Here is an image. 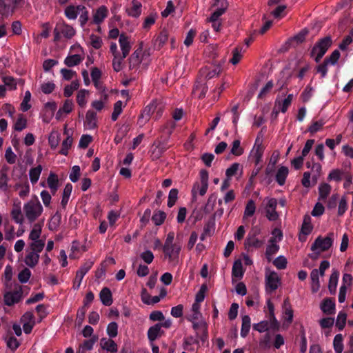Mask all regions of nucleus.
Returning <instances> with one entry per match:
<instances>
[{
  "label": "nucleus",
  "instance_id": "bb28decb",
  "mask_svg": "<svg viewBox=\"0 0 353 353\" xmlns=\"http://www.w3.org/2000/svg\"><path fill=\"white\" fill-rule=\"evenodd\" d=\"M47 184L52 195H54L59 188V179L54 172H50L47 179Z\"/></svg>",
  "mask_w": 353,
  "mask_h": 353
},
{
  "label": "nucleus",
  "instance_id": "412c9836",
  "mask_svg": "<svg viewBox=\"0 0 353 353\" xmlns=\"http://www.w3.org/2000/svg\"><path fill=\"white\" fill-rule=\"evenodd\" d=\"M164 332L161 329V325L156 323L151 326L148 330V338L150 343L163 334Z\"/></svg>",
  "mask_w": 353,
  "mask_h": 353
},
{
  "label": "nucleus",
  "instance_id": "473e14b6",
  "mask_svg": "<svg viewBox=\"0 0 353 353\" xmlns=\"http://www.w3.org/2000/svg\"><path fill=\"white\" fill-rule=\"evenodd\" d=\"M14 188L16 190H18V189L20 190L19 192V196L21 199H24V198L27 197L30 194V184L27 179H26V181L23 183H16Z\"/></svg>",
  "mask_w": 353,
  "mask_h": 353
},
{
  "label": "nucleus",
  "instance_id": "f257e3e1",
  "mask_svg": "<svg viewBox=\"0 0 353 353\" xmlns=\"http://www.w3.org/2000/svg\"><path fill=\"white\" fill-rule=\"evenodd\" d=\"M64 14L69 20H75L79 16V22L81 28H84L89 20V11L83 4H70L64 9Z\"/></svg>",
  "mask_w": 353,
  "mask_h": 353
},
{
  "label": "nucleus",
  "instance_id": "c85d7f7f",
  "mask_svg": "<svg viewBox=\"0 0 353 353\" xmlns=\"http://www.w3.org/2000/svg\"><path fill=\"white\" fill-rule=\"evenodd\" d=\"M332 190V187L327 183H321L319 186L318 200L325 201Z\"/></svg>",
  "mask_w": 353,
  "mask_h": 353
},
{
  "label": "nucleus",
  "instance_id": "20e7f679",
  "mask_svg": "<svg viewBox=\"0 0 353 353\" xmlns=\"http://www.w3.org/2000/svg\"><path fill=\"white\" fill-rule=\"evenodd\" d=\"M332 40L330 37H325L319 39L313 46L310 56L314 57V61L318 63L332 46Z\"/></svg>",
  "mask_w": 353,
  "mask_h": 353
},
{
  "label": "nucleus",
  "instance_id": "4c0bfd02",
  "mask_svg": "<svg viewBox=\"0 0 353 353\" xmlns=\"http://www.w3.org/2000/svg\"><path fill=\"white\" fill-rule=\"evenodd\" d=\"M313 230V226L311 223V217L305 214L303 217V221L301 225V233L305 236L309 235Z\"/></svg>",
  "mask_w": 353,
  "mask_h": 353
},
{
  "label": "nucleus",
  "instance_id": "7ed1b4c3",
  "mask_svg": "<svg viewBox=\"0 0 353 353\" xmlns=\"http://www.w3.org/2000/svg\"><path fill=\"white\" fill-rule=\"evenodd\" d=\"M53 34L54 41L57 42L62 37L65 39H71L76 34V30L73 26L67 23L65 21L61 20L56 23Z\"/></svg>",
  "mask_w": 353,
  "mask_h": 353
},
{
  "label": "nucleus",
  "instance_id": "37998d69",
  "mask_svg": "<svg viewBox=\"0 0 353 353\" xmlns=\"http://www.w3.org/2000/svg\"><path fill=\"white\" fill-rule=\"evenodd\" d=\"M251 326L250 318L248 315H244L242 317V324L241 329V336L245 338L248 336Z\"/></svg>",
  "mask_w": 353,
  "mask_h": 353
},
{
  "label": "nucleus",
  "instance_id": "c9c22d12",
  "mask_svg": "<svg viewBox=\"0 0 353 353\" xmlns=\"http://www.w3.org/2000/svg\"><path fill=\"white\" fill-rule=\"evenodd\" d=\"M83 60V57L80 54L68 55L64 59V63L68 67H74L80 64Z\"/></svg>",
  "mask_w": 353,
  "mask_h": 353
},
{
  "label": "nucleus",
  "instance_id": "8fccbe9b",
  "mask_svg": "<svg viewBox=\"0 0 353 353\" xmlns=\"http://www.w3.org/2000/svg\"><path fill=\"white\" fill-rule=\"evenodd\" d=\"M166 219V214L163 211H155L152 216V221L156 226L162 225Z\"/></svg>",
  "mask_w": 353,
  "mask_h": 353
},
{
  "label": "nucleus",
  "instance_id": "0eeeda50",
  "mask_svg": "<svg viewBox=\"0 0 353 353\" xmlns=\"http://www.w3.org/2000/svg\"><path fill=\"white\" fill-rule=\"evenodd\" d=\"M260 232V229L253 228V230L248 233L244 242L245 248L247 250L249 251L251 248L259 249L263 245V240L258 237Z\"/></svg>",
  "mask_w": 353,
  "mask_h": 353
},
{
  "label": "nucleus",
  "instance_id": "72a5a7b5",
  "mask_svg": "<svg viewBox=\"0 0 353 353\" xmlns=\"http://www.w3.org/2000/svg\"><path fill=\"white\" fill-rule=\"evenodd\" d=\"M169 34L165 30H161L154 40V46L161 49L168 41Z\"/></svg>",
  "mask_w": 353,
  "mask_h": 353
},
{
  "label": "nucleus",
  "instance_id": "5fc2aeb1",
  "mask_svg": "<svg viewBox=\"0 0 353 353\" xmlns=\"http://www.w3.org/2000/svg\"><path fill=\"white\" fill-rule=\"evenodd\" d=\"M73 139L72 136L68 134L65 139H64L61 143V148L59 153L62 155L67 156L68 151L72 146Z\"/></svg>",
  "mask_w": 353,
  "mask_h": 353
},
{
  "label": "nucleus",
  "instance_id": "603ef678",
  "mask_svg": "<svg viewBox=\"0 0 353 353\" xmlns=\"http://www.w3.org/2000/svg\"><path fill=\"white\" fill-rule=\"evenodd\" d=\"M243 47L237 46L232 50V57L230 59V63L233 65L237 64L243 57Z\"/></svg>",
  "mask_w": 353,
  "mask_h": 353
},
{
  "label": "nucleus",
  "instance_id": "4d7b16f0",
  "mask_svg": "<svg viewBox=\"0 0 353 353\" xmlns=\"http://www.w3.org/2000/svg\"><path fill=\"white\" fill-rule=\"evenodd\" d=\"M27 128V119L23 114H19L15 121L13 128L15 131L21 132Z\"/></svg>",
  "mask_w": 353,
  "mask_h": 353
},
{
  "label": "nucleus",
  "instance_id": "9b49d317",
  "mask_svg": "<svg viewBox=\"0 0 353 353\" xmlns=\"http://www.w3.org/2000/svg\"><path fill=\"white\" fill-rule=\"evenodd\" d=\"M109 10L107 6L102 5L97 8L92 13V23L100 26L108 17Z\"/></svg>",
  "mask_w": 353,
  "mask_h": 353
},
{
  "label": "nucleus",
  "instance_id": "58836bf2",
  "mask_svg": "<svg viewBox=\"0 0 353 353\" xmlns=\"http://www.w3.org/2000/svg\"><path fill=\"white\" fill-rule=\"evenodd\" d=\"M82 254L80 249V242L77 240H74L72 242L69 257L71 259H77L81 256Z\"/></svg>",
  "mask_w": 353,
  "mask_h": 353
},
{
  "label": "nucleus",
  "instance_id": "f3484780",
  "mask_svg": "<svg viewBox=\"0 0 353 353\" xmlns=\"http://www.w3.org/2000/svg\"><path fill=\"white\" fill-rule=\"evenodd\" d=\"M119 42L122 52L121 54L123 55V57H126L131 50L129 37L122 33L119 36Z\"/></svg>",
  "mask_w": 353,
  "mask_h": 353
},
{
  "label": "nucleus",
  "instance_id": "2f4dec72",
  "mask_svg": "<svg viewBox=\"0 0 353 353\" xmlns=\"http://www.w3.org/2000/svg\"><path fill=\"white\" fill-rule=\"evenodd\" d=\"M339 274V272L337 270H332L328 284V289L332 294L336 292Z\"/></svg>",
  "mask_w": 353,
  "mask_h": 353
},
{
  "label": "nucleus",
  "instance_id": "a19ab883",
  "mask_svg": "<svg viewBox=\"0 0 353 353\" xmlns=\"http://www.w3.org/2000/svg\"><path fill=\"white\" fill-rule=\"evenodd\" d=\"M1 81L3 83L6 88L8 90L14 91L17 90V79L9 75L3 76Z\"/></svg>",
  "mask_w": 353,
  "mask_h": 353
},
{
  "label": "nucleus",
  "instance_id": "f03ea898",
  "mask_svg": "<svg viewBox=\"0 0 353 353\" xmlns=\"http://www.w3.org/2000/svg\"><path fill=\"white\" fill-rule=\"evenodd\" d=\"M23 214L30 223L34 222L43 213V208L37 196L24 203Z\"/></svg>",
  "mask_w": 353,
  "mask_h": 353
},
{
  "label": "nucleus",
  "instance_id": "09e8293b",
  "mask_svg": "<svg viewBox=\"0 0 353 353\" xmlns=\"http://www.w3.org/2000/svg\"><path fill=\"white\" fill-rule=\"evenodd\" d=\"M208 90V86L205 83H198L194 85L192 93L194 94L198 93V97L199 99H203L205 97Z\"/></svg>",
  "mask_w": 353,
  "mask_h": 353
},
{
  "label": "nucleus",
  "instance_id": "5701e85b",
  "mask_svg": "<svg viewBox=\"0 0 353 353\" xmlns=\"http://www.w3.org/2000/svg\"><path fill=\"white\" fill-rule=\"evenodd\" d=\"M14 0H0V14L8 17L14 11Z\"/></svg>",
  "mask_w": 353,
  "mask_h": 353
},
{
  "label": "nucleus",
  "instance_id": "de8ad7c7",
  "mask_svg": "<svg viewBox=\"0 0 353 353\" xmlns=\"http://www.w3.org/2000/svg\"><path fill=\"white\" fill-rule=\"evenodd\" d=\"M344 176H345L344 172L341 169L336 168V169H333L330 172L327 179L329 181H334L336 182H339L342 180V178Z\"/></svg>",
  "mask_w": 353,
  "mask_h": 353
},
{
  "label": "nucleus",
  "instance_id": "dca6fc26",
  "mask_svg": "<svg viewBox=\"0 0 353 353\" xmlns=\"http://www.w3.org/2000/svg\"><path fill=\"white\" fill-rule=\"evenodd\" d=\"M39 254L30 250H26V254L24 258V263L30 268H34L39 263Z\"/></svg>",
  "mask_w": 353,
  "mask_h": 353
},
{
  "label": "nucleus",
  "instance_id": "774afa93",
  "mask_svg": "<svg viewBox=\"0 0 353 353\" xmlns=\"http://www.w3.org/2000/svg\"><path fill=\"white\" fill-rule=\"evenodd\" d=\"M93 261H85L77 271V274H78L79 277H84V276L89 272V270L92 268L93 266Z\"/></svg>",
  "mask_w": 353,
  "mask_h": 353
},
{
  "label": "nucleus",
  "instance_id": "e2e57ef3",
  "mask_svg": "<svg viewBox=\"0 0 353 353\" xmlns=\"http://www.w3.org/2000/svg\"><path fill=\"white\" fill-rule=\"evenodd\" d=\"M267 307L269 312L268 319L270 321H272V324L274 325V327H279V323L274 315V306L270 300L267 301Z\"/></svg>",
  "mask_w": 353,
  "mask_h": 353
},
{
  "label": "nucleus",
  "instance_id": "cd10ccee",
  "mask_svg": "<svg viewBox=\"0 0 353 353\" xmlns=\"http://www.w3.org/2000/svg\"><path fill=\"white\" fill-rule=\"evenodd\" d=\"M321 310L326 314H332L335 310V302L332 299H325L321 304Z\"/></svg>",
  "mask_w": 353,
  "mask_h": 353
},
{
  "label": "nucleus",
  "instance_id": "9d476101",
  "mask_svg": "<svg viewBox=\"0 0 353 353\" xmlns=\"http://www.w3.org/2000/svg\"><path fill=\"white\" fill-rule=\"evenodd\" d=\"M23 297V291L21 287L12 292H7L3 296L5 305L12 306L18 303Z\"/></svg>",
  "mask_w": 353,
  "mask_h": 353
},
{
  "label": "nucleus",
  "instance_id": "052dcab7",
  "mask_svg": "<svg viewBox=\"0 0 353 353\" xmlns=\"http://www.w3.org/2000/svg\"><path fill=\"white\" fill-rule=\"evenodd\" d=\"M256 211V205L252 199L248 201L243 213V219L252 216Z\"/></svg>",
  "mask_w": 353,
  "mask_h": 353
},
{
  "label": "nucleus",
  "instance_id": "c756f323",
  "mask_svg": "<svg viewBox=\"0 0 353 353\" xmlns=\"http://www.w3.org/2000/svg\"><path fill=\"white\" fill-rule=\"evenodd\" d=\"M279 250V245L276 243L275 238H270L269 245H268L265 250V255L268 261L271 260V256L275 254Z\"/></svg>",
  "mask_w": 353,
  "mask_h": 353
},
{
  "label": "nucleus",
  "instance_id": "a878e982",
  "mask_svg": "<svg viewBox=\"0 0 353 353\" xmlns=\"http://www.w3.org/2000/svg\"><path fill=\"white\" fill-rule=\"evenodd\" d=\"M99 298L103 305L105 306H110L113 303L111 290L107 287L103 288L101 290Z\"/></svg>",
  "mask_w": 353,
  "mask_h": 353
},
{
  "label": "nucleus",
  "instance_id": "a18cd8bd",
  "mask_svg": "<svg viewBox=\"0 0 353 353\" xmlns=\"http://www.w3.org/2000/svg\"><path fill=\"white\" fill-rule=\"evenodd\" d=\"M243 274L244 271L241 261L240 260L235 261L232 270V276L237 279H241Z\"/></svg>",
  "mask_w": 353,
  "mask_h": 353
},
{
  "label": "nucleus",
  "instance_id": "338daca9",
  "mask_svg": "<svg viewBox=\"0 0 353 353\" xmlns=\"http://www.w3.org/2000/svg\"><path fill=\"white\" fill-rule=\"evenodd\" d=\"M31 99V93L29 90L26 91L22 102L20 104V108L23 112H27L31 108L30 103Z\"/></svg>",
  "mask_w": 353,
  "mask_h": 353
},
{
  "label": "nucleus",
  "instance_id": "6ab92c4d",
  "mask_svg": "<svg viewBox=\"0 0 353 353\" xmlns=\"http://www.w3.org/2000/svg\"><path fill=\"white\" fill-rule=\"evenodd\" d=\"M167 295V290L164 288H161L160 290V293L159 296H150L148 295V297H145L144 296H141L142 301L147 305H154L155 303H159L161 299L165 297Z\"/></svg>",
  "mask_w": 353,
  "mask_h": 353
},
{
  "label": "nucleus",
  "instance_id": "7c9ffc66",
  "mask_svg": "<svg viewBox=\"0 0 353 353\" xmlns=\"http://www.w3.org/2000/svg\"><path fill=\"white\" fill-rule=\"evenodd\" d=\"M288 173L289 170L287 167L281 166L279 168L276 173L275 180L279 185L282 186L285 184Z\"/></svg>",
  "mask_w": 353,
  "mask_h": 353
},
{
  "label": "nucleus",
  "instance_id": "79ce46f5",
  "mask_svg": "<svg viewBox=\"0 0 353 353\" xmlns=\"http://www.w3.org/2000/svg\"><path fill=\"white\" fill-rule=\"evenodd\" d=\"M85 124L89 129L97 127V114L92 110H88L85 115Z\"/></svg>",
  "mask_w": 353,
  "mask_h": 353
},
{
  "label": "nucleus",
  "instance_id": "b1692460",
  "mask_svg": "<svg viewBox=\"0 0 353 353\" xmlns=\"http://www.w3.org/2000/svg\"><path fill=\"white\" fill-rule=\"evenodd\" d=\"M279 327H274L272 324V321L270 319L268 321H261L258 323H254L253 325V329L260 333L268 331L270 329L273 330H278Z\"/></svg>",
  "mask_w": 353,
  "mask_h": 353
},
{
  "label": "nucleus",
  "instance_id": "f704fd0d",
  "mask_svg": "<svg viewBox=\"0 0 353 353\" xmlns=\"http://www.w3.org/2000/svg\"><path fill=\"white\" fill-rule=\"evenodd\" d=\"M61 222V214L57 211L51 217L48 223V229L50 231H57Z\"/></svg>",
  "mask_w": 353,
  "mask_h": 353
},
{
  "label": "nucleus",
  "instance_id": "6e6552de",
  "mask_svg": "<svg viewBox=\"0 0 353 353\" xmlns=\"http://www.w3.org/2000/svg\"><path fill=\"white\" fill-rule=\"evenodd\" d=\"M181 250V247L180 245L163 246V252L165 258H167L169 263L173 265H176L179 263Z\"/></svg>",
  "mask_w": 353,
  "mask_h": 353
},
{
  "label": "nucleus",
  "instance_id": "680f3d73",
  "mask_svg": "<svg viewBox=\"0 0 353 353\" xmlns=\"http://www.w3.org/2000/svg\"><path fill=\"white\" fill-rule=\"evenodd\" d=\"M79 88V82L78 80H74L71 82L70 85L65 86L63 90V94L65 97H70L74 92Z\"/></svg>",
  "mask_w": 353,
  "mask_h": 353
},
{
  "label": "nucleus",
  "instance_id": "4be33fe9",
  "mask_svg": "<svg viewBox=\"0 0 353 353\" xmlns=\"http://www.w3.org/2000/svg\"><path fill=\"white\" fill-rule=\"evenodd\" d=\"M141 3L137 0L132 1V6L127 8L125 12L130 17L138 18L141 14Z\"/></svg>",
  "mask_w": 353,
  "mask_h": 353
},
{
  "label": "nucleus",
  "instance_id": "0e129e2a",
  "mask_svg": "<svg viewBox=\"0 0 353 353\" xmlns=\"http://www.w3.org/2000/svg\"><path fill=\"white\" fill-rule=\"evenodd\" d=\"M334 349L336 353H342L343 350V336L341 334H336L333 340Z\"/></svg>",
  "mask_w": 353,
  "mask_h": 353
},
{
  "label": "nucleus",
  "instance_id": "6e6d98bb",
  "mask_svg": "<svg viewBox=\"0 0 353 353\" xmlns=\"http://www.w3.org/2000/svg\"><path fill=\"white\" fill-rule=\"evenodd\" d=\"M306 166L307 168H311L312 172H313L312 178L316 180L321 175L322 166L319 163H312L307 162Z\"/></svg>",
  "mask_w": 353,
  "mask_h": 353
},
{
  "label": "nucleus",
  "instance_id": "4468645a",
  "mask_svg": "<svg viewBox=\"0 0 353 353\" xmlns=\"http://www.w3.org/2000/svg\"><path fill=\"white\" fill-rule=\"evenodd\" d=\"M155 108V101H152L144 108L141 114L139 117L138 122L140 123L142 120H144L143 123H145L148 121L151 115L154 114Z\"/></svg>",
  "mask_w": 353,
  "mask_h": 353
},
{
  "label": "nucleus",
  "instance_id": "49530a36",
  "mask_svg": "<svg viewBox=\"0 0 353 353\" xmlns=\"http://www.w3.org/2000/svg\"><path fill=\"white\" fill-rule=\"evenodd\" d=\"M42 232V225L41 223L34 224L31 230L28 239L31 241L40 240V236Z\"/></svg>",
  "mask_w": 353,
  "mask_h": 353
},
{
  "label": "nucleus",
  "instance_id": "423d86ee",
  "mask_svg": "<svg viewBox=\"0 0 353 353\" xmlns=\"http://www.w3.org/2000/svg\"><path fill=\"white\" fill-rule=\"evenodd\" d=\"M199 176L201 183L198 182L194 183L192 189V195L193 197H196L197 194L201 196L205 195L208 188V172L205 169L201 170Z\"/></svg>",
  "mask_w": 353,
  "mask_h": 353
},
{
  "label": "nucleus",
  "instance_id": "c03bdc74",
  "mask_svg": "<svg viewBox=\"0 0 353 353\" xmlns=\"http://www.w3.org/2000/svg\"><path fill=\"white\" fill-rule=\"evenodd\" d=\"M45 247V241L43 239L32 241L29 243L28 250L34 252L37 254H40Z\"/></svg>",
  "mask_w": 353,
  "mask_h": 353
},
{
  "label": "nucleus",
  "instance_id": "ddd939ff",
  "mask_svg": "<svg viewBox=\"0 0 353 353\" xmlns=\"http://www.w3.org/2000/svg\"><path fill=\"white\" fill-rule=\"evenodd\" d=\"M293 98V94H289L286 98L283 100L276 99L275 101V108L273 110V113H275V114L277 115L279 111L283 113L286 112L292 102Z\"/></svg>",
  "mask_w": 353,
  "mask_h": 353
},
{
  "label": "nucleus",
  "instance_id": "3c124183",
  "mask_svg": "<svg viewBox=\"0 0 353 353\" xmlns=\"http://www.w3.org/2000/svg\"><path fill=\"white\" fill-rule=\"evenodd\" d=\"M201 305L197 303H194L192 305L191 311L192 314L188 317L189 321H193L194 320H199L202 317V314L200 312Z\"/></svg>",
  "mask_w": 353,
  "mask_h": 353
},
{
  "label": "nucleus",
  "instance_id": "864d4df0",
  "mask_svg": "<svg viewBox=\"0 0 353 353\" xmlns=\"http://www.w3.org/2000/svg\"><path fill=\"white\" fill-rule=\"evenodd\" d=\"M221 69L220 66H212V68H205L203 70V72L205 75V78L211 79L214 77H217L221 73Z\"/></svg>",
  "mask_w": 353,
  "mask_h": 353
},
{
  "label": "nucleus",
  "instance_id": "ea45409f",
  "mask_svg": "<svg viewBox=\"0 0 353 353\" xmlns=\"http://www.w3.org/2000/svg\"><path fill=\"white\" fill-rule=\"evenodd\" d=\"M283 308H284V319L285 321L290 324L292 322L294 312L292 309L291 305L288 299H285L283 302Z\"/></svg>",
  "mask_w": 353,
  "mask_h": 353
},
{
  "label": "nucleus",
  "instance_id": "393cba45",
  "mask_svg": "<svg viewBox=\"0 0 353 353\" xmlns=\"http://www.w3.org/2000/svg\"><path fill=\"white\" fill-rule=\"evenodd\" d=\"M112 339L110 337L109 339L102 338L100 341V345L102 349L111 353H115L118 350V346Z\"/></svg>",
  "mask_w": 353,
  "mask_h": 353
},
{
  "label": "nucleus",
  "instance_id": "39448f33",
  "mask_svg": "<svg viewBox=\"0 0 353 353\" xmlns=\"http://www.w3.org/2000/svg\"><path fill=\"white\" fill-rule=\"evenodd\" d=\"M334 241V234L329 232L326 236H319L311 246V250L318 253L328 250L333 245Z\"/></svg>",
  "mask_w": 353,
  "mask_h": 353
},
{
  "label": "nucleus",
  "instance_id": "1a4fd4ad",
  "mask_svg": "<svg viewBox=\"0 0 353 353\" xmlns=\"http://www.w3.org/2000/svg\"><path fill=\"white\" fill-rule=\"evenodd\" d=\"M281 285V279L274 271H270L265 274V290L272 293Z\"/></svg>",
  "mask_w": 353,
  "mask_h": 353
},
{
  "label": "nucleus",
  "instance_id": "69168bd1",
  "mask_svg": "<svg viewBox=\"0 0 353 353\" xmlns=\"http://www.w3.org/2000/svg\"><path fill=\"white\" fill-rule=\"evenodd\" d=\"M244 152V149L241 146V141L239 139L232 142L230 153L234 156L239 157Z\"/></svg>",
  "mask_w": 353,
  "mask_h": 353
},
{
  "label": "nucleus",
  "instance_id": "2eb2a0df",
  "mask_svg": "<svg viewBox=\"0 0 353 353\" xmlns=\"http://www.w3.org/2000/svg\"><path fill=\"white\" fill-rule=\"evenodd\" d=\"M143 52L142 49L136 50L129 58L130 69H137L142 61Z\"/></svg>",
  "mask_w": 353,
  "mask_h": 353
},
{
  "label": "nucleus",
  "instance_id": "a211bd4d",
  "mask_svg": "<svg viewBox=\"0 0 353 353\" xmlns=\"http://www.w3.org/2000/svg\"><path fill=\"white\" fill-rule=\"evenodd\" d=\"M264 152L263 146L254 145L252 149L250 158L254 161L255 165H258L262 161V157Z\"/></svg>",
  "mask_w": 353,
  "mask_h": 353
},
{
  "label": "nucleus",
  "instance_id": "f8f14e48",
  "mask_svg": "<svg viewBox=\"0 0 353 353\" xmlns=\"http://www.w3.org/2000/svg\"><path fill=\"white\" fill-rule=\"evenodd\" d=\"M277 206V200L275 198L268 199L265 210L267 219L270 221H274L278 219L279 214L276 211Z\"/></svg>",
  "mask_w": 353,
  "mask_h": 353
},
{
  "label": "nucleus",
  "instance_id": "13d9d810",
  "mask_svg": "<svg viewBox=\"0 0 353 353\" xmlns=\"http://www.w3.org/2000/svg\"><path fill=\"white\" fill-rule=\"evenodd\" d=\"M325 124V121L323 119L312 121L311 125L308 126L307 131L314 134L321 130Z\"/></svg>",
  "mask_w": 353,
  "mask_h": 353
},
{
  "label": "nucleus",
  "instance_id": "bf43d9fd",
  "mask_svg": "<svg viewBox=\"0 0 353 353\" xmlns=\"http://www.w3.org/2000/svg\"><path fill=\"white\" fill-rule=\"evenodd\" d=\"M89 94V92L87 90H80L77 95V102L81 108H84L87 103L86 97Z\"/></svg>",
  "mask_w": 353,
  "mask_h": 353
},
{
  "label": "nucleus",
  "instance_id": "aec40b11",
  "mask_svg": "<svg viewBox=\"0 0 353 353\" xmlns=\"http://www.w3.org/2000/svg\"><path fill=\"white\" fill-rule=\"evenodd\" d=\"M12 220L17 224L22 225L24 222V217L21 212L20 203H14L10 212Z\"/></svg>",
  "mask_w": 353,
  "mask_h": 353
},
{
  "label": "nucleus",
  "instance_id": "e433bc0d",
  "mask_svg": "<svg viewBox=\"0 0 353 353\" xmlns=\"http://www.w3.org/2000/svg\"><path fill=\"white\" fill-rule=\"evenodd\" d=\"M42 170L43 168L41 165H38L37 166L30 169L29 177L32 185H34L39 181Z\"/></svg>",
  "mask_w": 353,
  "mask_h": 353
}]
</instances>
